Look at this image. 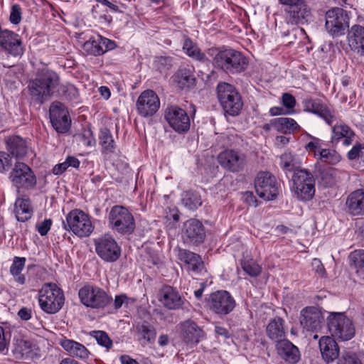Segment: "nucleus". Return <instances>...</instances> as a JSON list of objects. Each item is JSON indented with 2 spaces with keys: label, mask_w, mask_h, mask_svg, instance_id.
<instances>
[{
  "label": "nucleus",
  "mask_w": 364,
  "mask_h": 364,
  "mask_svg": "<svg viewBox=\"0 0 364 364\" xmlns=\"http://www.w3.org/2000/svg\"><path fill=\"white\" fill-rule=\"evenodd\" d=\"M95 245L97 255L106 262H114L120 257V247L114 239L109 235H105L96 239Z\"/></svg>",
  "instance_id": "obj_19"
},
{
  "label": "nucleus",
  "mask_w": 364,
  "mask_h": 364,
  "mask_svg": "<svg viewBox=\"0 0 364 364\" xmlns=\"http://www.w3.org/2000/svg\"><path fill=\"white\" fill-rule=\"evenodd\" d=\"M242 269L250 277H257L261 272V267L253 259L244 260L241 262Z\"/></svg>",
  "instance_id": "obj_44"
},
{
  "label": "nucleus",
  "mask_w": 364,
  "mask_h": 364,
  "mask_svg": "<svg viewBox=\"0 0 364 364\" xmlns=\"http://www.w3.org/2000/svg\"><path fill=\"white\" fill-rule=\"evenodd\" d=\"M10 21L14 24H18L21 21V9L19 5L14 4L11 7Z\"/></svg>",
  "instance_id": "obj_52"
},
{
  "label": "nucleus",
  "mask_w": 364,
  "mask_h": 364,
  "mask_svg": "<svg viewBox=\"0 0 364 364\" xmlns=\"http://www.w3.org/2000/svg\"><path fill=\"white\" fill-rule=\"evenodd\" d=\"M306 150L317 160L329 164H336L341 159V155L334 149H326L321 139L312 137V140L305 146Z\"/></svg>",
  "instance_id": "obj_18"
},
{
  "label": "nucleus",
  "mask_w": 364,
  "mask_h": 364,
  "mask_svg": "<svg viewBox=\"0 0 364 364\" xmlns=\"http://www.w3.org/2000/svg\"><path fill=\"white\" fill-rule=\"evenodd\" d=\"M28 89L32 99L41 104L55 95L76 92L74 85L62 83L56 72L46 68L38 72L36 77L29 82Z\"/></svg>",
  "instance_id": "obj_1"
},
{
  "label": "nucleus",
  "mask_w": 364,
  "mask_h": 364,
  "mask_svg": "<svg viewBox=\"0 0 364 364\" xmlns=\"http://www.w3.org/2000/svg\"><path fill=\"white\" fill-rule=\"evenodd\" d=\"M9 178L17 188L31 189L36 185V175L25 163L16 162Z\"/></svg>",
  "instance_id": "obj_13"
},
{
  "label": "nucleus",
  "mask_w": 364,
  "mask_h": 364,
  "mask_svg": "<svg viewBox=\"0 0 364 364\" xmlns=\"http://www.w3.org/2000/svg\"><path fill=\"white\" fill-rule=\"evenodd\" d=\"M181 336L188 344H197L205 338V333L196 323L186 320L180 324Z\"/></svg>",
  "instance_id": "obj_28"
},
{
  "label": "nucleus",
  "mask_w": 364,
  "mask_h": 364,
  "mask_svg": "<svg viewBox=\"0 0 364 364\" xmlns=\"http://www.w3.org/2000/svg\"><path fill=\"white\" fill-rule=\"evenodd\" d=\"M99 39L100 41V46L102 48V54L106 53L107 50L114 49L116 47V44L113 41L101 36H99Z\"/></svg>",
  "instance_id": "obj_56"
},
{
  "label": "nucleus",
  "mask_w": 364,
  "mask_h": 364,
  "mask_svg": "<svg viewBox=\"0 0 364 364\" xmlns=\"http://www.w3.org/2000/svg\"><path fill=\"white\" fill-rule=\"evenodd\" d=\"M65 297L63 290L55 283L44 284L38 292V304L46 313L53 314L63 307Z\"/></svg>",
  "instance_id": "obj_3"
},
{
  "label": "nucleus",
  "mask_w": 364,
  "mask_h": 364,
  "mask_svg": "<svg viewBox=\"0 0 364 364\" xmlns=\"http://www.w3.org/2000/svg\"><path fill=\"white\" fill-rule=\"evenodd\" d=\"M348 45L360 57H364V27L355 24L348 30Z\"/></svg>",
  "instance_id": "obj_29"
},
{
  "label": "nucleus",
  "mask_w": 364,
  "mask_h": 364,
  "mask_svg": "<svg viewBox=\"0 0 364 364\" xmlns=\"http://www.w3.org/2000/svg\"><path fill=\"white\" fill-rule=\"evenodd\" d=\"M338 364H362V363L355 354L347 353L339 359Z\"/></svg>",
  "instance_id": "obj_53"
},
{
  "label": "nucleus",
  "mask_w": 364,
  "mask_h": 364,
  "mask_svg": "<svg viewBox=\"0 0 364 364\" xmlns=\"http://www.w3.org/2000/svg\"><path fill=\"white\" fill-rule=\"evenodd\" d=\"M0 46L14 56L21 55L23 53L20 37L9 30L0 31Z\"/></svg>",
  "instance_id": "obj_25"
},
{
  "label": "nucleus",
  "mask_w": 364,
  "mask_h": 364,
  "mask_svg": "<svg viewBox=\"0 0 364 364\" xmlns=\"http://www.w3.org/2000/svg\"><path fill=\"white\" fill-rule=\"evenodd\" d=\"M13 212L18 221L25 222L31 218L33 210L31 206H14Z\"/></svg>",
  "instance_id": "obj_46"
},
{
  "label": "nucleus",
  "mask_w": 364,
  "mask_h": 364,
  "mask_svg": "<svg viewBox=\"0 0 364 364\" xmlns=\"http://www.w3.org/2000/svg\"><path fill=\"white\" fill-rule=\"evenodd\" d=\"M241 200L247 205H251L257 203L256 197L251 191H246L242 193Z\"/></svg>",
  "instance_id": "obj_58"
},
{
  "label": "nucleus",
  "mask_w": 364,
  "mask_h": 364,
  "mask_svg": "<svg viewBox=\"0 0 364 364\" xmlns=\"http://www.w3.org/2000/svg\"><path fill=\"white\" fill-rule=\"evenodd\" d=\"M208 55L213 58V64L227 73H238L245 70L247 60L242 53L231 48H212Z\"/></svg>",
  "instance_id": "obj_2"
},
{
  "label": "nucleus",
  "mask_w": 364,
  "mask_h": 364,
  "mask_svg": "<svg viewBox=\"0 0 364 364\" xmlns=\"http://www.w3.org/2000/svg\"><path fill=\"white\" fill-rule=\"evenodd\" d=\"M311 265H312V267H313V269L317 273V274H323L325 273V269H324V267L323 265V264L321 263V260L317 259V258H314L313 260H312V262H311Z\"/></svg>",
  "instance_id": "obj_60"
},
{
  "label": "nucleus",
  "mask_w": 364,
  "mask_h": 364,
  "mask_svg": "<svg viewBox=\"0 0 364 364\" xmlns=\"http://www.w3.org/2000/svg\"><path fill=\"white\" fill-rule=\"evenodd\" d=\"M347 156L350 160H357L360 164L364 165V144H355L348 152Z\"/></svg>",
  "instance_id": "obj_45"
},
{
  "label": "nucleus",
  "mask_w": 364,
  "mask_h": 364,
  "mask_svg": "<svg viewBox=\"0 0 364 364\" xmlns=\"http://www.w3.org/2000/svg\"><path fill=\"white\" fill-rule=\"evenodd\" d=\"M182 49L185 54L195 60L202 63L208 61L206 55L201 51L196 43L188 38L184 40Z\"/></svg>",
  "instance_id": "obj_37"
},
{
  "label": "nucleus",
  "mask_w": 364,
  "mask_h": 364,
  "mask_svg": "<svg viewBox=\"0 0 364 364\" xmlns=\"http://www.w3.org/2000/svg\"><path fill=\"white\" fill-rule=\"evenodd\" d=\"M68 168V165L65 161L61 164L55 165L53 168V173L55 175H60L63 173Z\"/></svg>",
  "instance_id": "obj_63"
},
{
  "label": "nucleus",
  "mask_w": 364,
  "mask_h": 364,
  "mask_svg": "<svg viewBox=\"0 0 364 364\" xmlns=\"http://www.w3.org/2000/svg\"><path fill=\"white\" fill-rule=\"evenodd\" d=\"M120 361L122 364H139L135 360L132 358L129 355H123L120 357Z\"/></svg>",
  "instance_id": "obj_64"
},
{
  "label": "nucleus",
  "mask_w": 364,
  "mask_h": 364,
  "mask_svg": "<svg viewBox=\"0 0 364 364\" xmlns=\"http://www.w3.org/2000/svg\"><path fill=\"white\" fill-rule=\"evenodd\" d=\"M7 149L16 159L22 158L27 152L26 141L18 136H12L6 141Z\"/></svg>",
  "instance_id": "obj_36"
},
{
  "label": "nucleus",
  "mask_w": 364,
  "mask_h": 364,
  "mask_svg": "<svg viewBox=\"0 0 364 364\" xmlns=\"http://www.w3.org/2000/svg\"><path fill=\"white\" fill-rule=\"evenodd\" d=\"M165 214L166 218L168 220H173L174 222L179 220V212L176 206H167Z\"/></svg>",
  "instance_id": "obj_54"
},
{
  "label": "nucleus",
  "mask_w": 364,
  "mask_h": 364,
  "mask_svg": "<svg viewBox=\"0 0 364 364\" xmlns=\"http://www.w3.org/2000/svg\"><path fill=\"white\" fill-rule=\"evenodd\" d=\"M99 138L100 144L105 151L109 153L114 151L115 149L114 141L109 130L107 129H101Z\"/></svg>",
  "instance_id": "obj_43"
},
{
  "label": "nucleus",
  "mask_w": 364,
  "mask_h": 364,
  "mask_svg": "<svg viewBox=\"0 0 364 364\" xmlns=\"http://www.w3.org/2000/svg\"><path fill=\"white\" fill-rule=\"evenodd\" d=\"M59 344L73 358L85 360L90 355L83 344L74 340L63 338L60 340Z\"/></svg>",
  "instance_id": "obj_30"
},
{
  "label": "nucleus",
  "mask_w": 364,
  "mask_h": 364,
  "mask_svg": "<svg viewBox=\"0 0 364 364\" xmlns=\"http://www.w3.org/2000/svg\"><path fill=\"white\" fill-rule=\"evenodd\" d=\"M325 28L333 37H339L346 33L349 28V16L343 9L335 7L326 11Z\"/></svg>",
  "instance_id": "obj_7"
},
{
  "label": "nucleus",
  "mask_w": 364,
  "mask_h": 364,
  "mask_svg": "<svg viewBox=\"0 0 364 364\" xmlns=\"http://www.w3.org/2000/svg\"><path fill=\"white\" fill-rule=\"evenodd\" d=\"M331 129V141L333 144H338L342 141L345 146L352 144L355 138V133L353 129L346 124L342 122H338V119L335 121Z\"/></svg>",
  "instance_id": "obj_26"
},
{
  "label": "nucleus",
  "mask_w": 364,
  "mask_h": 364,
  "mask_svg": "<svg viewBox=\"0 0 364 364\" xmlns=\"http://www.w3.org/2000/svg\"><path fill=\"white\" fill-rule=\"evenodd\" d=\"M174 81L181 89L189 88L194 85L196 78L189 68H181L174 76Z\"/></svg>",
  "instance_id": "obj_39"
},
{
  "label": "nucleus",
  "mask_w": 364,
  "mask_h": 364,
  "mask_svg": "<svg viewBox=\"0 0 364 364\" xmlns=\"http://www.w3.org/2000/svg\"><path fill=\"white\" fill-rule=\"evenodd\" d=\"M127 299V297L125 294L117 295L114 300V309H120Z\"/></svg>",
  "instance_id": "obj_62"
},
{
  "label": "nucleus",
  "mask_w": 364,
  "mask_h": 364,
  "mask_svg": "<svg viewBox=\"0 0 364 364\" xmlns=\"http://www.w3.org/2000/svg\"><path fill=\"white\" fill-rule=\"evenodd\" d=\"M284 320L279 316L271 319L266 328L267 336L272 341L279 342L285 336Z\"/></svg>",
  "instance_id": "obj_33"
},
{
  "label": "nucleus",
  "mask_w": 364,
  "mask_h": 364,
  "mask_svg": "<svg viewBox=\"0 0 364 364\" xmlns=\"http://www.w3.org/2000/svg\"><path fill=\"white\" fill-rule=\"evenodd\" d=\"M17 315L23 321H28L32 317V310L30 308L23 306L19 309Z\"/></svg>",
  "instance_id": "obj_59"
},
{
  "label": "nucleus",
  "mask_w": 364,
  "mask_h": 364,
  "mask_svg": "<svg viewBox=\"0 0 364 364\" xmlns=\"http://www.w3.org/2000/svg\"><path fill=\"white\" fill-rule=\"evenodd\" d=\"M318 344L322 358L326 362H332L338 357L339 348L332 337L322 336Z\"/></svg>",
  "instance_id": "obj_32"
},
{
  "label": "nucleus",
  "mask_w": 364,
  "mask_h": 364,
  "mask_svg": "<svg viewBox=\"0 0 364 364\" xmlns=\"http://www.w3.org/2000/svg\"><path fill=\"white\" fill-rule=\"evenodd\" d=\"M52 225V220L50 219H45L41 223L36 225L37 230L41 236L46 235Z\"/></svg>",
  "instance_id": "obj_55"
},
{
  "label": "nucleus",
  "mask_w": 364,
  "mask_h": 364,
  "mask_svg": "<svg viewBox=\"0 0 364 364\" xmlns=\"http://www.w3.org/2000/svg\"><path fill=\"white\" fill-rule=\"evenodd\" d=\"M83 50L90 55H102V48L100 46L99 36L92 37L88 41H87L83 44Z\"/></svg>",
  "instance_id": "obj_42"
},
{
  "label": "nucleus",
  "mask_w": 364,
  "mask_h": 364,
  "mask_svg": "<svg viewBox=\"0 0 364 364\" xmlns=\"http://www.w3.org/2000/svg\"><path fill=\"white\" fill-rule=\"evenodd\" d=\"M292 190L301 201H307L315 193L314 181L312 175L307 171H298L292 176Z\"/></svg>",
  "instance_id": "obj_11"
},
{
  "label": "nucleus",
  "mask_w": 364,
  "mask_h": 364,
  "mask_svg": "<svg viewBox=\"0 0 364 364\" xmlns=\"http://www.w3.org/2000/svg\"><path fill=\"white\" fill-rule=\"evenodd\" d=\"M177 258L183 262L188 271L196 274H201L205 270V264L201 257L188 250L177 247L175 249Z\"/></svg>",
  "instance_id": "obj_22"
},
{
  "label": "nucleus",
  "mask_w": 364,
  "mask_h": 364,
  "mask_svg": "<svg viewBox=\"0 0 364 364\" xmlns=\"http://www.w3.org/2000/svg\"><path fill=\"white\" fill-rule=\"evenodd\" d=\"M284 20L291 26L304 25L311 19V9L306 0L284 9Z\"/></svg>",
  "instance_id": "obj_16"
},
{
  "label": "nucleus",
  "mask_w": 364,
  "mask_h": 364,
  "mask_svg": "<svg viewBox=\"0 0 364 364\" xmlns=\"http://www.w3.org/2000/svg\"><path fill=\"white\" fill-rule=\"evenodd\" d=\"M136 331L138 340L145 341L146 342L153 343L155 341L156 332L151 325L147 322H144L136 327Z\"/></svg>",
  "instance_id": "obj_40"
},
{
  "label": "nucleus",
  "mask_w": 364,
  "mask_h": 364,
  "mask_svg": "<svg viewBox=\"0 0 364 364\" xmlns=\"http://www.w3.org/2000/svg\"><path fill=\"white\" fill-rule=\"evenodd\" d=\"M255 186L257 195L264 201L274 200L279 194L280 184L275 176L268 171L257 173Z\"/></svg>",
  "instance_id": "obj_6"
},
{
  "label": "nucleus",
  "mask_w": 364,
  "mask_h": 364,
  "mask_svg": "<svg viewBox=\"0 0 364 364\" xmlns=\"http://www.w3.org/2000/svg\"><path fill=\"white\" fill-rule=\"evenodd\" d=\"M78 295L82 304L92 309L104 308L112 299L102 289L90 284L80 288Z\"/></svg>",
  "instance_id": "obj_8"
},
{
  "label": "nucleus",
  "mask_w": 364,
  "mask_h": 364,
  "mask_svg": "<svg viewBox=\"0 0 364 364\" xmlns=\"http://www.w3.org/2000/svg\"><path fill=\"white\" fill-rule=\"evenodd\" d=\"M26 259L24 257H16L14 259V262L10 267V272L12 276H18V274H21L24 266H25Z\"/></svg>",
  "instance_id": "obj_50"
},
{
  "label": "nucleus",
  "mask_w": 364,
  "mask_h": 364,
  "mask_svg": "<svg viewBox=\"0 0 364 364\" xmlns=\"http://www.w3.org/2000/svg\"><path fill=\"white\" fill-rule=\"evenodd\" d=\"M109 220L112 229L121 234H131L134 230V217L125 206H113L109 214Z\"/></svg>",
  "instance_id": "obj_9"
},
{
  "label": "nucleus",
  "mask_w": 364,
  "mask_h": 364,
  "mask_svg": "<svg viewBox=\"0 0 364 364\" xmlns=\"http://www.w3.org/2000/svg\"><path fill=\"white\" fill-rule=\"evenodd\" d=\"M236 305L235 300L227 291L220 290L210 295L208 306L210 310L220 316H225L233 311Z\"/></svg>",
  "instance_id": "obj_14"
},
{
  "label": "nucleus",
  "mask_w": 364,
  "mask_h": 364,
  "mask_svg": "<svg viewBox=\"0 0 364 364\" xmlns=\"http://www.w3.org/2000/svg\"><path fill=\"white\" fill-rule=\"evenodd\" d=\"M323 319L321 311L315 306L303 309L301 311L300 323L308 331H316L321 328Z\"/></svg>",
  "instance_id": "obj_24"
},
{
  "label": "nucleus",
  "mask_w": 364,
  "mask_h": 364,
  "mask_svg": "<svg viewBox=\"0 0 364 364\" xmlns=\"http://www.w3.org/2000/svg\"><path fill=\"white\" fill-rule=\"evenodd\" d=\"M183 243L188 246H199L206 237L205 228L197 219H190L183 223L181 230Z\"/></svg>",
  "instance_id": "obj_12"
},
{
  "label": "nucleus",
  "mask_w": 364,
  "mask_h": 364,
  "mask_svg": "<svg viewBox=\"0 0 364 364\" xmlns=\"http://www.w3.org/2000/svg\"><path fill=\"white\" fill-rule=\"evenodd\" d=\"M50 119L54 129L60 133L66 132L70 126L68 112L60 102H54L50 107Z\"/></svg>",
  "instance_id": "obj_21"
},
{
  "label": "nucleus",
  "mask_w": 364,
  "mask_h": 364,
  "mask_svg": "<svg viewBox=\"0 0 364 364\" xmlns=\"http://www.w3.org/2000/svg\"><path fill=\"white\" fill-rule=\"evenodd\" d=\"M34 346L28 340L24 338H14L13 354L17 358H27L31 356Z\"/></svg>",
  "instance_id": "obj_38"
},
{
  "label": "nucleus",
  "mask_w": 364,
  "mask_h": 364,
  "mask_svg": "<svg viewBox=\"0 0 364 364\" xmlns=\"http://www.w3.org/2000/svg\"><path fill=\"white\" fill-rule=\"evenodd\" d=\"M350 267L355 269L357 273H364V250H356L348 256Z\"/></svg>",
  "instance_id": "obj_41"
},
{
  "label": "nucleus",
  "mask_w": 364,
  "mask_h": 364,
  "mask_svg": "<svg viewBox=\"0 0 364 364\" xmlns=\"http://www.w3.org/2000/svg\"><path fill=\"white\" fill-rule=\"evenodd\" d=\"M12 166V159L9 154L0 151V173H5Z\"/></svg>",
  "instance_id": "obj_51"
},
{
  "label": "nucleus",
  "mask_w": 364,
  "mask_h": 364,
  "mask_svg": "<svg viewBox=\"0 0 364 364\" xmlns=\"http://www.w3.org/2000/svg\"><path fill=\"white\" fill-rule=\"evenodd\" d=\"M218 100L224 111L231 116L237 115L243 106L240 95L235 87L220 82L217 87Z\"/></svg>",
  "instance_id": "obj_4"
},
{
  "label": "nucleus",
  "mask_w": 364,
  "mask_h": 364,
  "mask_svg": "<svg viewBox=\"0 0 364 364\" xmlns=\"http://www.w3.org/2000/svg\"><path fill=\"white\" fill-rule=\"evenodd\" d=\"M282 103L287 109V114L294 113V108L296 105L295 97L289 93H284L282 96Z\"/></svg>",
  "instance_id": "obj_49"
},
{
  "label": "nucleus",
  "mask_w": 364,
  "mask_h": 364,
  "mask_svg": "<svg viewBox=\"0 0 364 364\" xmlns=\"http://www.w3.org/2000/svg\"><path fill=\"white\" fill-rule=\"evenodd\" d=\"M157 299L164 307L171 310L182 307L184 300L178 291L169 285H164L159 289Z\"/></svg>",
  "instance_id": "obj_23"
},
{
  "label": "nucleus",
  "mask_w": 364,
  "mask_h": 364,
  "mask_svg": "<svg viewBox=\"0 0 364 364\" xmlns=\"http://www.w3.org/2000/svg\"><path fill=\"white\" fill-rule=\"evenodd\" d=\"M270 125L278 132L291 133L300 130V127L292 118L279 117L270 121Z\"/></svg>",
  "instance_id": "obj_35"
},
{
  "label": "nucleus",
  "mask_w": 364,
  "mask_h": 364,
  "mask_svg": "<svg viewBox=\"0 0 364 364\" xmlns=\"http://www.w3.org/2000/svg\"><path fill=\"white\" fill-rule=\"evenodd\" d=\"M279 166L287 176L292 173L294 175L298 171H304V169H300L301 162L299 158L289 151L284 152L281 155Z\"/></svg>",
  "instance_id": "obj_34"
},
{
  "label": "nucleus",
  "mask_w": 364,
  "mask_h": 364,
  "mask_svg": "<svg viewBox=\"0 0 364 364\" xmlns=\"http://www.w3.org/2000/svg\"><path fill=\"white\" fill-rule=\"evenodd\" d=\"M303 104L305 111L318 115L329 125L333 124L337 119L336 113L329 110L319 100L306 99Z\"/></svg>",
  "instance_id": "obj_27"
},
{
  "label": "nucleus",
  "mask_w": 364,
  "mask_h": 364,
  "mask_svg": "<svg viewBox=\"0 0 364 364\" xmlns=\"http://www.w3.org/2000/svg\"><path fill=\"white\" fill-rule=\"evenodd\" d=\"M277 350L279 355L289 364H296L300 360L299 348L288 340L279 341L277 344Z\"/></svg>",
  "instance_id": "obj_31"
},
{
  "label": "nucleus",
  "mask_w": 364,
  "mask_h": 364,
  "mask_svg": "<svg viewBox=\"0 0 364 364\" xmlns=\"http://www.w3.org/2000/svg\"><path fill=\"white\" fill-rule=\"evenodd\" d=\"M327 325L331 336L338 340L348 341L354 336L353 323L343 313H330L327 317Z\"/></svg>",
  "instance_id": "obj_5"
},
{
  "label": "nucleus",
  "mask_w": 364,
  "mask_h": 364,
  "mask_svg": "<svg viewBox=\"0 0 364 364\" xmlns=\"http://www.w3.org/2000/svg\"><path fill=\"white\" fill-rule=\"evenodd\" d=\"M346 205H364V190L358 189L348 197Z\"/></svg>",
  "instance_id": "obj_48"
},
{
  "label": "nucleus",
  "mask_w": 364,
  "mask_h": 364,
  "mask_svg": "<svg viewBox=\"0 0 364 364\" xmlns=\"http://www.w3.org/2000/svg\"><path fill=\"white\" fill-rule=\"evenodd\" d=\"M217 159L223 168L232 173L242 171L247 164L246 155L239 150L232 149L221 151Z\"/></svg>",
  "instance_id": "obj_15"
},
{
  "label": "nucleus",
  "mask_w": 364,
  "mask_h": 364,
  "mask_svg": "<svg viewBox=\"0 0 364 364\" xmlns=\"http://www.w3.org/2000/svg\"><path fill=\"white\" fill-rule=\"evenodd\" d=\"M81 141L83 144V145L88 147L94 146L96 143L95 139L93 137L90 130H87L84 132L81 138Z\"/></svg>",
  "instance_id": "obj_57"
},
{
  "label": "nucleus",
  "mask_w": 364,
  "mask_h": 364,
  "mask_svg": "<svg viewBox=\"0 0 364 364\" xmlns=\"http://www.w3.org/2000/svg\"><path fill=\"white\" fill-rule=\"evenodd\" d=\"M346 211L352 215H359L364 213V206H346Z\"/></svg>",
  "instance_id": "obj_61"
},
{
  "label": "nucleus",
  "mask_w": 364,
  "mask_h": 364,
  "mask_svg": "<svg viewBox=\"0 0 364 364\" xmlns=\"http://www.w3.org/2000/svg\"><path fill=\"white\" fill-rule=\"evenodd\" d=\"M90 335L95 338L99 345L105 347L107 349L112 348V341L105 331H93Z\"/></svg>",
  "instance_id": "obj_47"
},
{
  "label": "nucleus",
  "mask_w": 364,
  "mask_h": 364,
  "mask_svg": "<svg viewBox=\"0 0 364 364\" xmlns=\"http://www.w3.org/2000/svg\"><path fill=\"white\" fill-rule=\"evenodd\" d=\"M159 107L160 100L156 92L151 90L142 92L136 102L137 113L143 117L153 116Z\"/></svg>",
  "instance_id": "obj_20"
},
{
  "label": "nucleus",
  "mask_w": 364,
  "mask_h": 364,
  "mask_svg": "<svg viewBox=\"0 0 364 364\" xmlns=\"http://www.w3.org/2000/svg\"><path fill=\"white\" fill-rule=\"evenodd\" d=\"M165 119L169 126L176 132H187L191 127V120L186 111L176 106L167 107L164 113Z\"/></svg>",
  "instance_id": "obj_17"
},
{
  "label": "nucleus",
  "mask_w": 364,
  "mask_h": 364,
  "mask_svg": "<svg viewBox=\"0 0 364 364\" xmlns=\"http://www.w3.org/2000/svg\"><path fill=\"white\" fill-rule=\"evenodd\" d=\"M66 222L65 228L80 237H87L93 231L89 216L81 210L75 209L70 211L66 216Z\"/></svg>",
  "instance_id": "obj_10"
}]
</instances>
